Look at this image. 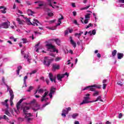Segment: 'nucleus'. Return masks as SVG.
Returning <instances> with one entry per match:
<instances>
[{"mask_svg":"<svg viewBox=\"0 0 124 124\" xmlns=\"http://www.w3.org/2000/svg\"><path fill=\"white\" fill-rule=\"evenodd\" d=\"M30 110V107H25L23 108V113L25 114V119L27 121V122L29 124H31V122H32L33 120V118H31L32 115H31V113H27L28 111Z\"/></svg>","mask_w":124,"mask_h":124,"instance_id":"1","label":"nucleus"},{"mask_svg":"<svg viewBox=\"0 0 124 124\" xmlns=\"http://www.w3.org/2000/svg\"><path fill=\"white\" fill-rule=\"evenodd\" d=\"M96 88V89H101V85L94 84L93 85L87 86L86 87L83 89V91H86V90H88V89H89V90L91 92H94V91H95V88Z\"/></svg>","mask_w":124,"mask_h":124,"instance_id":"2","label":"nucleus"},{"mask_svg":"<svg viewBox=\"0 0 124 124\" xmlns=\"http://www.w3.org/2000/svg\"><path fill=\"white\" fill-rule=\"evenodd\" d=\"M90 95H91V94H85L86 96L84 97V100L80 104V105H83V104H87L90 103H93L92 101H89V99H91V98L90 97Z\"/></svg>","mask_w":124,"mask_h":124,"instance_id":"3","label":"nucleus"},{"mask_svg":"<svg viewBox=\"0 0 124 124\" xmlns=\"http://www.w3.org/2000/svg\"><path fill=\"white\" fill-rule=\"evenodd\" d=\"M46 46L47 47V51H49V50H53L52 52L54 53H55V52H56L57 53H59V50H56V47L53 46L52 44H47Z\"/></svg>","mask_w":124,"mask_h":124,"instance_id":"4","label":"nucleus"},{"mask_svg":"<svg viewBox=\"0 0 124 124\" xmlns=\"http://www.w3.org/2000/svg\"><path fill=\"white\" fill-rule=\"evenodd\" d=\"M53 61L54 59H48V58L45 57L43 63L45 65L49 67L50 66V64H51V62H53Z\"/></svg>","mask_w":124,"mask_h":124,"instance_id":"5","label":"nucleus"},{"mask_svg":"<svg viewBox=\"0 0 124 124\" xmlns=\"http://www.w3.org/2000/svg\"><path fill=\"white\" fill-rule=\"evenodd\" d=\"M9 93L10 95V102L11 103V106H13V99H14V94L13 93V91L12 90H9Z\"/></svg>","mask_w":124,"mask_h":124,"instance_id":"6","label":"nucleus"},{"mask_svg":"<svg viewBox=\"0 0 124 124\" xmlns=\"http://www.w3.org/2000/svg\"><path fill=\"white\" fill-rule=\"evenodd\" d=\"M56 93V88L52 87L50 89V92L49 93V97L52 98L53 97V94Z\"/></svg>","mask_w":124,"mask_h":124,"instance_id":"7","label":"nucleus"},{"mask_svg":"<svg viewBox=\"0 0 124 124\" xmlns=\"http://www.w3.org/2000/svg\"><path fill=\"white\" fill-rule=\"evenodd\" d=\"M34 108H33L32 109L34 112H36V111H38V110H39V109H40V105H39L37 103H35L34 104Z\"/></svg>","mask_w":124,"mask_h":124,"instance_id":"8","label":"nucleus"},{"mask_svg":"<svg viewBox=\"0 0 124 124\" xmlns=\"http://www.w3.org/2000/svg\"><path fill=\"white\" fill-rule=\"evenodd\" d=\"M59 69H60V65L56 63L52 64V70H53V71H55V70H59Z\"/></svg>","mask_w":124,"mask_h":124,"instance_id":"9","label":"nucleus"},{"mask_svg":"<svg viewBox=\"0 0 124 124\" xmlns=\"http://www.w3.org/2000/svg\"><path fill=\"white\" fill-rule=\"evenodd\" d=\"M70 42L71 43V44L72 45H73L74 48H76V43L75 42H74V40H73V39H72V36H70Z\"/></svg>","mask_w":124,"mask_h":124,"instance_id":"10","label":"nucleus"},{"mask_svg":"<svg viewBox=\"0 0 124 124\" xmlns=\"http://www.w3.org/2000/svg\"><path fill=\"white\" fill-rule=\"evenodd\" d=\"M10 22L8 21L7 22H4L2 24V26L4 28V29H8L10 25Z\"/></svg>","mask_w":124,"mask_h":124,"instance_id":"11","label":"nucleus"},{"mask_svg":"<svg viewBox=\"0 0 124 124\" xmlns=\"http://www.w3.org/2000/svg\"><path fill=\"white\" fill-rule=\"evenodd\" d=\"M52 41H55L56 42V44L58 45V46H60L61 45V40L60 39H52L51 40Z\"/></svg>","mask_w":124,"mask_h":124,"instance_id":"12","label":"nucleus"},{"mask_svg":"<svg viewBox=\"0 0 124 124\" xmlns=\"http://www.w3.org/2000/svg\"><path fill=\"white\" fill-rule=\"evenodd\" d=\"M16 21L18 22L19 25H24L25 23V21L21 20L19 18H16Z\"/></svg>","mask_w":124,"mask_h":124,"instance_id":"13","label":"nucleus"},{"mask_svg":"<svg viewBox=\"0 0 124 124\" xmlns=\"http://www.w3.org/2000/svg\"><path fill=\"white\" fill-rule=\"evenodd\" d=\"M57 79L58 80V81H62V78H63V76L62 75L58 74V75H57Z\"/></svg>","mask_w":124,"mask_h":124,"instance_id":"14","label":"nucleus"},{"mask_svg":"<svg viewBox=\"0 0 124 124\" xmlns=\"http://www.w3.org/2000/svg\"><path fill=\"white\" fill-rule=\"evenodd\" d=\"M5 78H4V77H3L2 78V81L3 83V84H4L5 85V86H6L7 89V92H8V91H9V86H8V85H7V84L5 83Z\"/></svg>","mask_w":124,"mask_h":124,"instance_id":"15","label":"nucleus"},{"mask_svg":"<svg viewBox=\"0 0 124 124\" xmlns=\"http://www.w3.org/2000/svg\"><path fill=\"white\" fill-rule=\"evenodd\" d=\"M117 57H118V60H122V58H124V54L123 53H118Z\"/></svg>","mask_w":124,"mask_h":124,"instance_id":"16","label":"nucleus"},{"mask_svg":"<svg viewBox=\"0 0 124 124\" xmlns=\"http://www.w3.org/2000/svg\"><path fill=\"white\" fill-rule=\"evenodd\" d=\"M48 76H49V80H50L51 82H53V79H54V78H55V77H54L53 74L51 73L49 74Z\"/></svg>","mask_w":124,"mask_h":124,"instance_id":"17","label":"nucleus"},{"mask_svg":"<svg viewBox=\"0 0 124 124\" xmlns=\"http://www.w3.org/2000/svg\"><path fill=\"white\" fill-rule=\"evenodd\" d=\"M33 21L34 22H33V24L32 25H33V26H38V24H39L40 25V23L39 22V21H38V20L36 19H33ZM38 23V24H37Z\"/></svg>","mask_w":124,"mask_h":124,"instance_id":"18","label":"nucleus"},{"mask_svg":"<svg viewBox=\"0 0 124 124\" xmlns=\"http://www.w3.org/2000/svg\"><path fill=\"white\" fill-rule=\"evenodd\" d=\"M22 68H23V67H22V66H21V65L18 66L17 67V70H16V74L17 75H19V74H20V70H21V69H22Z\"/></svg>","mask_w":124,"mask_h":124,"instance_id":"19","label":"nucleus"},{"mask_svg":"<svg viewBox=\"0 0 124 124\" xmlns=\"http://www.w3.org/2000/svg\"><path fill=\"white\" fill-rule=\"evenodd\" d=\"M117 50L114 49L113 51H112V57H116V55H117Z\"/></svg>","mask_w":124,"mask_h":124,"instance_id":"20","label":"nucleus"},{"mask_svg":"<svg viewBox=\"0 0 124 124\" xmlns=\"http://www.w3.org/2000/svg\"><path fill=\"white\" fill-rule=\"evenodd\" d=\"M91 14H87L85 16V18L87 19L88 20H90L91 19Z\"/></svg>","mask_w":124,"mask_h":124,"instance_id":"21","label":"nucleus"},{"mask_svg":"<svg viewBox=\"0 0 124 124\" xmlns=\"http://www.w3.org/2000/svg\"><path fill=\"white\" fill-rule=\"evenodd\" d=\"M101 99V96H98L96 100L92 101L91 102H96V101H98V100H100Z\"/></svg>","mask_w":124,"mask_h":124,"instance_id":"22","label":"nucleus"},{"mask_svg":"<svg viewBox=\"0 0 124 124\" xmlns=\"http://www.w3.org/2000/svg\"><path fill=\"white\" fill-rule=\"evenodd\" d=\"M5 114L7 115V116H9V117H11V114H10V112L8 111V110L6 109L5 110Z\"/></svg>","mask_w":124,"mask_h":124,"instance_id":"23","label":"nucleus"},{"mask_svg":"<svg viewBox=\"0 0 124 124\" xmlns=\"http://www.w3.org/2000/svg\"><path fill=\"white\" fill-rule=\"evenodd\" d=\"M99 95V92L95 91V93H93V96H97V95Z\"/></svg>","mask_w":124,"mask_h":124,"instance_id":"24","label":"nucleus"},{"mask_svg":"<svg viewBox=\"0 0 124 124\" xmlns=\"http://www.w3.org/2000/svg\"><path fill=\"white\" fill-rule=\"evenodd\" d=\"M93 25L92 23H89L88 25L85 28V29H88L89 28H91V27H93Z\"/></svg>","mask_w":124,"mask_h":124,"instance_id":"25","label":"nucleus"},{"mask_svg":"<svg viewBox=\"0 0 124 124\" xmlns=\"http://www.w3.org/2000/svg\"><path fill=\"white\" fill-rule=\"evenodd\" d=\"M78 113H74L72 115L73 119H76V117H78Z\"/></svg>","mask_w":124,"mask_h":124,"instance_id":"26","label":"nucleus"},{"mask_svg":"<svg viewBox=\"0 0 124 124\" xmlns=\"http://www.w3.org/2000/svg\"><path fill=\"white\" fill-rule=\"evenodd\" d=\"M20 105H21V104H20V103H19L18 102L16 104V108H17V110H18V111H19V109H20Z\"/></svg>","mask_w":124,"mask_h":124,"instance_id":"27","label":"nucleus"},{"mask_svg":"<svg viewBox=\"0 0 124 124\" xmlns=\"http://www.w3.org/2000/svg\"><path fill=\"white\" fill-rule=\"evenodd\" d=\"M37 72V70H34L30 73V75H32V74H35Z\"/></svg>","mask_w":124,"mask_h":124,"instance_id":"28","label":"nucleus"},{"mask_svg":"<svg viewBox=\"0 0 124 124\" xmlns=\"http://www.w3.org/2000/svg\"><path fill=\"white\" fill-rule=\"evenodd\" d=\"M36 103V100L33 99L31 102V104H35Z\"/></svg>","mask_w":124,"mask_h":124,"instance_id":"29","label":"nucleus"},{"mask_svg":"<svg viewBox=\"0 0 124 124\" xmlns=\"http://www.w3.org/2000/svg\"><path fill=\"white\" fill-rule=\"evenodd\" d=\"M44 92V90L42 89H40L39 90H38V93H43Z\"/></svg>","mask_w":124,"mask_h":124,"instance_id":"30","label":"nucleus"},{"mask_svg":"<svg viewBox=\"0 0 124 124\" xmlns=\"http://www.w3.org/2000/svg\"><path fill=\"white\" fill-rule=\"evenodd\" d=\"M6 8H4L3 10H1V13H3V14H5L6 13Z\"/></svg>","mask_w":124,"mask_h":124,"instance_id":"31","label":"nucleus"},{"mask_svg":"<svg viewBox=\"0 0 124 124\" xmlns=\"http://www.w3.org/2000/svg\"><path fill=\"white\" fill-rule=\"evenodd\" d=\"M28 13H31V14H34V12L30 9H28Z\"/></svg>","mask_w":124,"mask_h":124,"instance_id":"32","label":"nucleus"},{"mask_svg":"<svg viewBox=\"0 0 124 124\" xmlns=\"http://www.w3.org/2000/svg\"><path fill=\"white\" fill-rule=\"evenodd\" d=\"M33 89V87L32 86H30L29 90H27V92H28L29 93H30L31 92V91L32 89Z\"/></svg>","mask_w":124,"mask_h":124,"instance_id":"33","label":"nucleus"},{"mask_svg":"<svg viewBox=\"0 0 124 124\" xmlns=\"http://www.w3.org/2000/svg\"><path fill=\"white\" fill-rule=\"evenodd\" d=\"M62 113H63V114H66L67 115V114H68V111L65 109H63L62 111Z\"/></svg>","mask_w":124,"mask_h":124,"instance_id":"34","label":"nucleus"},{"mask_svg":"<svg viewBox=\"0 0 124 124\" xmlns=\"http://www.w3.org/2000/svg\"><path fill=\"white\" fill-rule=\"evenodd\" d=\"M62 75L63 76L64 78V76H67V77H68V76H69V75L68 74V73L67 72H66L65 73L62 74Z\"/></svg>","mask_w":124,"mask_h":124,"instance_id":"35","label":"nucleus"},{"mask_svg":"<svg viewBox=\"0 0 124 124\" xmlns=\"http://www.w3.org/2000/svg\"><path fill=\"white\" fill-rule=\"evenodd\" d=\"M24 100H26V99L22 98V99H20V100L18 102V103H19V104H21V103H22L23 102V101H24Z\"/></svg>","mask_w":124,"mask_h":124,"instance_id":"36","label":"nucleus"},{"mask_svg":"<svg viewBox=\"0 0 124 124\" xmlns=\"http://www.w3.org/2000/svg\"><path fill=\"white\" fill-rule=\"evenodd\" d=\"M24 100H26V99L22 98V99H20V100L18 102V103H19V104H21V103H22L23 102V101H24Z\"/></svg>","mask_w":124,"mask_h":124,"instance_id":"37","label":"nucleus"},{"mask_svg":"<svg viewBox=\"0 0 124 124\" xmlns=\"http://www.w3.org/2000/svg\"><path fill=\"white\" fill-rule=\"evenodd\" d=\"M24 100H26V99L22 98V99H20V100L18 102V103H19V104H21V103H22L23 102V101H24Z\"/></svg>","mask_w":124,"mask_h":124,"instance_id":"38","label":"nucleus"},{"mask_svg":"<svg viewBox=\"0 0 124 124\" xmlns=\"http://www.w3.org/2000/svg\"><path fill=\"white\" fill-rule=\"evenodd\" d=\"M83 33H84V32H83V31H80V32L79 33V36H78V39L80 38V37H81V35L82 34H83Z\"/></svg>","mask_w":124,"mask_h":124,"instance_id":"39","label":"nucleus"},{"mask_svg":"<svg viewBox=\"0 0 124 124\" xmlns=\"http://www.w3.org/2000/svg\"><path fill=\"white\" fill-rule=\"evenodd\" d=\"M117 85H119V86H123V82H122L121 81H118L117 83Z\"/></svg>","mask_w":124,"mask_h":124,"instance_id":"40","label":"nucleus"},{"mask_svg":"<svg viewBox=\"0 0 124 124\" xmlns=\"http://www.w3.org/2000/svg\"><path fill=\"white\" fill-rule=\"evenodd\" d=\"M22 40H23V43H27L28 42L27 41V39L26 38H22Z\"/></svg>","mask_w":124,"mask_h":124,"instance_id":"41","label":"nucleus"},{"mask_svg":"<svg viewBox=\"0 0 124 124\" xmlns=\"http://www.w3.org/2000/svg\"><path fill=\"white\" fill-rule=\"evenodd\" d=\"M89 19H85V20H84V24H88V23H89Z\"/></svg>","mask_w":124,"mask_h":124,"instance_id":"42","label":"nucleus"},{"mask_svg":"<svg viewBox=\"0 0 124 124\" xmlns=\"http://www.w3.org/2000/svg\"><path fill=\"white\" fill-rule=\"evenodd\" d=\"M24 120L25 119L24 118H22L21 117L18 118V121H19V122H24Z\"/></svg>","mask_w":124,"mask_h":124,"instance_id":"43","label":"nucleus"},{"mask_svg":"<svg viewBox=\"0 0 124 124\" xmlns=\"http://www.w3.org/2000/svg\"><path fill=\"white\" fill-rule=\"evenodd\" d=\"M48 16H54V14H53V13H48L47 14Z\"/></svg>","mask_w":124,"mask_h":124,"instance_id":"44","label":"nucleus"},{"mask_svg":"<svg viewBox=\"0 0 124 124\" xmlns=\"http://www.w3.org/2000/svg\"><path fill=\"white\" fill-rule=\"evenodd\" d=\"M61 59L60 57H57L55 59V62H59V61H61Z\"/></svg>","mask_w":124,"mask_h":124,"instance_id":"45","label":"nucleus"},{"mask_svg":"<svg viewBox=\"0 0 124 124\" xmlns=\"http://www.w3.org/2000/svg\"><path fill=\"white\" fill-rule=\"evenodd\" d=\"M106 86H107V84H103V90H105V89H106Z\"/></svg>","mask_w":124,"mask_h":124,"instance_id":"46","label":"nucleus"},{"mask_svg":"<svg viewBox=\"0 0 124 124\" xmlns=\"http://www.w3.org/2000/svg\"><path fill=\"white\" fill-rule=\"evenodd\" d=\"M48 93H49L48 92H45L43 96L46 97V96H47V95L48 94Z\"/></svg>","mask_w":124,"mask_h":124,"instance_id":"47","label":"nucleus"},{"mask_svg":"<svg viewBox=\"0 0 124 124\" xmlns=\"http://www.w3.org/2000/svg\"><path fill=\"white\" fill-rule=\"evenodd\" d=\"M92 34H93V35H94L95 34V33H96V31H95V30H93L92 31Z\"/></svg>","mask_w":124,"mask_h":124,"instance_id":"48","label":"nucleus"},{"mask_svg":"<svg viewBox=\"0 0 124 124\" xmlns=\"http://www.w3.org/2000/svg\"><path fill=\"white\" fill-rule=\"evenodd\" d=\"M56 79H57V78L56 77V76H55L53 79V81L55 83V84H56L57 83V81H56Z\"/></svg>","mask_w":124,"mask_h":124,"instance_id":"49","label":"nucleus"},{"mask_svg":"<svg viewBox=\"0 0 124 124\" xmlns=\"http://www.w3.org/2000/svg\"><path fill=\"white\" fill-rule=\"evenodd\" d=\"M49 55L51 56V57H53L54 58H55V57H56V56L55 55V54L54 53H49Z\"/></svg>","mask_w":124,"mask_h":124,"instance_id":"50","label":"nucleus"},{"mask_svg":"<svg viewBox=\"0 0 124 124\" xmlns=\"http://www.w3.org/2000/svg\"><path fill=\"white\" fill-rule=\"evenodd\" d=\"M26 22H29L30 23L31 25H32V23H31V20L29 18H26Z\"/></svg>","mask_w":124,"mask_h":124,"instance_id":"51","label":"nucleus"},{"mask_svg":"<svg viewBox=\"0 0 124 124\" xmlns=\"http://www.w3.org/2000/svg\"><path fill=\"white\" fill-rule=\"evenodd\" d=\"M67 111L68 112H69V111H71V108L70 107H68V108H66Z\"/></svg>","mask_w":124,"mask_h":124,"instance_id":"52","label":"nucleus"},{"mask_svg":"<svg viewBox=\"0 0 124 124\" xmlns=\"http://www.w3.org/2000/svg\"><path fill=\"white\" fill-rule=\"evenodd\" d=\"M122 117H123V114L120 113L119 116H118L119 119H122Z\"/></svg>","mask_w":124,"mask_h":124,"instance_id":"53","label":"nucleus"},{"mask_svg":"<svg viewBox=\"0 0 124 124\" xmlns=\"http://www.w3.org/2000/svg\"><path fill=\"white\" fill-rule=\"evenodd\" d=\"M90 5L87 6L82 8L81 10H84V9H88V8H89L90 7Z\"/></svg>","mask_w":124,"mask_h":124,"instance_id":"54","label":"nucleus"},{"mask_svg":"<svg viewBox=\"0 0 124 124\" xmlns=\"http://www.w3.org/2000/svg\"><path fill=\"white\" fill-rule=\"evenodd\" d=\"M49 103H46L44 105H43V107L44 108L45 107H46V106H47V105H48Z\"/></svg>","mask_w":124,"mask_h":124,"instance_id":"55","label":"nucleus"},{"mask_svg":"<svg viewBox=\"0 0 124 124\" xmlns=\"http://www.w3.org/2000/svg\"><path fill=\"white\" fill-rule=\"evenodd\" d=\"M45 97H44V96H42V99H41L42 102H43V101H45Z\"/></svg>","mask_w":124,"mask_h":124,"instance_id":"56","label":"nucleus"},{"mask_svg":"<svg viewBox=\"0 0 124 124\" xmlns=\"http://www.w3.org/2000/svg\"><path fill=\"white\" fill-rule=\"evenodd\" d=\"M73 16H76V15H77V12H76V11H73Z\"/></svg>","mask_w":124,"mask_h":124,"instance_id":"57","label":"nucleus"},{"mask_svg":"<svg viewBox=\"0 0 124 124\" xmlns=\"http://www.w3.org/2000/svg\"><path fill=\"white\" fill-rule=\"evenodd\" d=\"M46 82L47 85H49V79L48 78L46 79Z\"/></svg>","mask_w":124,"mask_h":124,"instance_id":"58","label":"nucleus"},{"mask_svg":"<svg viewBox=\"0 0 124 124\" xmlns=\"http://www.w3.org/2000/svg\"><path fill=\"white\" fill-rule=\"evenodd\" d=\"M34 3H43V1H38L34 2Z\"/></svg>","mask_w":124,"mask_h":124,"instance_id":"59","label":"nucleus"},{"mask_svg":"<svg viewBox=\"0 0 124 124\" xmlns=\"http://www.w3.org/2000/svg\"><path fill=\"white\" fill-rule=\"evenodd\" d=\"M62 117H64V118H65V117H66V114H65V113H63L62 112Z\"/></svg>","mask_w":124,"mask_h":124,"instance_id":"60","label":"nucleus"},{"mask_svg":"<svg viewBox=\"0 0 124 124\" xmlns=\"http://www.w3.org/2000/svg\"><path fill=\"white\" fill-rule=\"evenodd\" d=\"M103 84H106V83H107V80L106 79H104L103 80V82H102Z\"/></svg>","mask_w":124,"mask_h":124,"instance_id":"61","label":"nucleus"},{"mask_svg":"<svg viewBox=\"0 0 124 124\" xmlns=\"http://www.w3.org/2000/svg\"><path fill=\"white\" fill-rule=\"evenodd\" d=\"M28 79V76H26L24 77V82H26V80Z\"/></svg>","mask_w":124,"mask_h":124,"instance_id":"62","label":"nucleus"},{"mask_svg":"<svg viewBox=\"0 0 124 124\" xmlns=\"http://www.w3.org/2000/svg\"><path fill=\"white\" fill-rule=\"evenodd\" d=\"M97 57L98 58H99H99H101V55L100 54V53H98V54H97Z\"/></svg>","mask_w":124,"mask_h":124,"instance_id":"63","label":"nucleus"},{"mask_svg":"<svg viewBox=\"0 0 124 124\" xmlns=\"http://www.w3.org/2000/svg\"><path fill=\"white\" fill-rule=\"evenodd\" d=\"M119 2L121 3H124V0H119Z\"/></svg>","mask_w":124,"mask_h":124,"instance_id":"64","label":"nucleus"}]
</instances>
